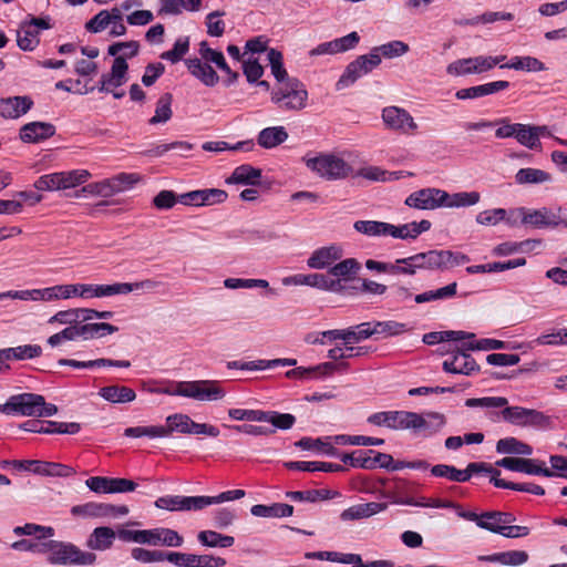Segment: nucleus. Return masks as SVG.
<instances>
[{"instance_id":"34","label":"nucleus","mask_w":567,"mask_h":567,"mask_svg":"<svg viewBox=\"0 0 567 567\" xmlns=\"http://www.w3.org/2000/svg\"><path fill=\"white\" fill-rule=\"evenodd\" d=\"M371 450H355L351 453L339 454L341 461L355 468L374 470V463L371 461Z\"/></svg>"},{"instance_id":"50","label":"nucleus","mask_w":567,"mask_h":567,"mask_svg":"<svg viewBox=\"0 0 567 567\" xmlns=\"http://www.w3.org/2000/svg\"><path fill=\"white\" fill-rule=\"evenodd\" d=\"M166 432L164 425H148V426H132L124 430V435L127 437H165Z\"/></svg>"},{"instance_id":"37","label":"nucleus","mask_w":567,"mask_h":567,"mask_svg":"<svg viewBox=\"0 0 567 567\" xmlns=\"http://www.w3.org/2000/svg\"><path fill=\"white\" fill-rule=\"evenodd\" d=\"M172 102L173 95L171 93H164L159 96L156 102L155 114L148 121L151 125L166 123L172 118Z\"/></svg>"},{"instance_id":"49","label":"nucleus","mask_w":567,"mask_h":567,"mask_svg":"<svg viewBox=\"0 0 567 567\" xmlns=\"http://www.w3.org/2000/svg\"><path fill=\"white\" fill-rule=\"evenodd\" d=\"M373 322V331L375 334H382L384 337H394L404 333L408 331V327L405 323L398 322L394 320L388 321H372Z\"/></svg>"},{"instance_id":"26","label":"nucleus","mask_w":567,"mask_h":567,"mask_svg":"<svg viewBox=\"0 0 567 567\" xmlns=\"http://www.w3.org/2000/svg\"><path fill=\"white\" fill-rule=\"evenodd\" d=\"M97 394L113 404L130 403L136 399V392L132 388L120 384L102 386Z\"/></svg>"},{"instance_id":"43","label":"nucleus","mask_w":567,"mask_h":567,"mask_svg":"<svg viewBox=\"0 0 567 567\" xmlns=\"http://www.w3.org/2000/svg\"><path fill=\"white\" fill-rule=\"evenodd\" d=\"M13 533L17 536H35L38 539H49L54 536V528L51 526H42L34 523H28L23 526H17L13 528Z\"/></svg>"},{"instance_id":"61","label":"nucleus","mask_w":567,"mask_h":567,"mask_svg":"<svg viewBox=\"0 0 567 567\" xmlns=\"http://www.w3.org/2000/svg\"><path fill=\"white\" fill-rule=\"evenodd\" d=\"M71 514L74 517L83 518L103 517L102 503L87 502L85 504L74 505L71 507Z\"/></svg>"},{"instance_id":"51","label":"nucleus","mask_w":567,"mask_h":567,"mask_svg":"<svg viewBox=\"0 0 567 567\" xmlns=\"http://www.w3.org/2000/svg\"><path fill=\"white\" fill-rule=\"evenodd\" d=\"M115 184L111 179L90 183L82 187V192L94 196L111 197L118 193V188L114 186Z\"/></svg>"},{"instance_id":"58","label":"nucleus","mask_w":567,"mask_h":567,"mask_svg":"<svg viewBox=\"0 0 567 567\" xmlns=\"http://www.w3.org/2000/svg\"><path fill=\"white\" fill-rule=\"evenodd\" d=\"M189 50L188 37L178 38L173 45V49L165 51L161 54V59L169 61L171 63L179 62Z\"/></svg>"},{"instance_id":"60","label":"nucleus","mask_w":567,"mask_h":567,"mask_svg":"<svg viewBox=\"0 0 567 567\" xmlns=\"http://www.w3.org/2000/svg\"><path fill=\"white\" fill-rule=\"evenodd\" d=\"M34 187L38 190L64 189L62 172L40 176L35 181Z\"/></svg>"},{"instance_id":"20","label":"nucleus","mask_w":567,"mask_h":567,"mask_svg":"<svg viewBox=\"0 0 567 567\" xmlns=\"http://www.w3.org/2000/svg\"><path fill=\"white\" fill-rule=\"evenodd\" d=\"M339 281H331L330 277L324 274H297L282 279L285 286H309L323 291L336 289Z\"/></svg>"},{"instance_id":"42","label":"nucleus","mask_w":567,"mask_h":567,"mask_svg":"<svg viewBox=\"0 0 567 567\" xmlns=\"http://www.w3.org/2000/svg\"><path fill=\"white\" fill-rule=\"evenodd\" d=\"M295 445L301 450H318L329 456H339V451L330 442H324L321 437L312 439L303 436L297 441Z\"/></svg>"},{"instance_id":"7","label":"nucleus","mask_w":567,"mask_h":567,"mask_svg":"<svg viewBox=\"0 0 567 567\" xmlns=\"http://www.w3.org/2000/svg\"><path fill=\"white\" fill-rule=\"evenodd\" d=\"M446 424V417L439 412H411L409 415L408 430L423 437H431L437 434Z\"/></svg>"},{"instance_id":"54","label":"nucleus","mask_w":567,"mask_h":567,"mask_svg":"<svg viewBox=\"0 0 567 567\" xmlns=\"http://www.w3.org/2000/svg\"><path fill=\"white\" fill-rule=\"evenodd\" d=\"M329 493L328 489L289 491L286 493V497L293 502L315 503L320 499H328Z\"/></svg>"},{"instance_id":"39","label":"nucleus","mask_w":567,"mask_h":567,"mask_svg":"<svg viewBox=\"0 0 567 567\" xmlns=\"http://www.w3.org/2000/svg\"><path fill=\"white\" fill-rule=\"evenodd\" d=\"M7 360H27L34 359L42 354V348L39 344H24L14 348L3 349Z\"/></svg>"},{"instance_id":"33","label":"nucleus","mask_w":567,"mask_h":567,"mask_svg":"<svg viewBox=\"0 0 567 567\" xmlns=\"http://www.w3.org/2000/svg\"><path fill=\"white\" fill-rule=\"evenodd\" d=\"M197 540L206 547H220L228 548L235 543V538L229 535H224L215 530H202L197 534Z\"/></svg>"},{"instance_id":"28","label":"nucleus","mask_w":567,"mask_h":567,"mask_svg":"<svg viewBox=\"0 0 567 567\" xmlns=\"http://www.w3.org/2000/svg\"><path fill=\"white\" fill-rule=\"evenodd\" d=\"M116 538V532L107 526H100L90 534L86 546L92 550L104 551L113 546Z\"/></svg>"},{"instance_id":"30","label":"nucleus","mask_w":567,"mask_h":567,"mask_svg":"<svg viewBox=\"0 0 567 567\" xmlns=\"http://www.w3.org/2000/svg\"><path fill=\"white\" fill-rule=\"evenodd\" d=\"M250 513L256 517H289L293 514V506L286 503L257 504L250 508Z\"/></svg>"},{"instance_id":"29","label":"nucleus","mask_w":567,"mask_h":567,"mask_svg":"<svg viewBox=\"0 0 567 567\" xmlns=\"http://www.w3.org/2000/svg\"><path fill=\"white\" fill-rule=\"evenodd\" d=\"M260 178L261 169L255 168L249 164H243L234 169L226 179V183L256 186L260 184Z\"/></svg>"},{"instance_id":"16","label":"nucleus","mask_w":567,"mask_h":567,"mask_svg":"<svg viewBox=\"0 0 567 567\" xmlns=\"http://www.w3.org/2000/svg\"><path fill=\"white\" fill-rule=\"evenodd\" d=\"M534 228H567V208L534 209Z\"/></svg>"},{"instance_id":"48","label":"nucleus","mask_w":567,"mask_h":567,"mask_svg":"<svg viewBox=\"0 0 567 567\" xmlns=\"http://www.w3.org/2000/svg\"><path fill=\"white\" fill-rule=\"evenodd\" d=\"M267 58L271 68V73L276 80L280 83L286 82L289 78L284 66L282 53L279 50L271 48L268 50Z\"/></svg>"},{"instance_id":"45","label":"nucleus","mask_w":567,"mask_h":567,"mask_svg":"<svg viewBox=\"0 0 567 567\" xmlns=\"http://www.w3.org/2000/svg\"><path fill=\"white\" fill-rule=\"evenodd\" d=\"M372 50L379 58L392 59L405 54L409 51V45L403 41L393 40L385 44L374 47Z\"/></svg>"},{"instance_id":"32","label":"nucleus","mask_w":567,"mask_h":567,"mask_svg":"<svg viewBox=\"0 0 567 567\" xmlns=\"http://www.w3.org/2000/svg\"><path fill=\"white\" fill-rule=\"evenodd\" d=\"M40 43L39 31L27 21L21 22L17 31V44L23 51H33Z\"/></svg>"},{"instance_id":"21","label":"nucleus","mask_w":567,"mask_h":567,"mask_svg":"<svg viewBox=\"0 0 567 567\" xmlns=\"http://www.w3.org/2000/svg\"><path fill=\"white\" fill-rule=\"evenodd\" d=\"M343 250L341 246L332 244L316 249L307 260V266L311 269H324L332 267L336 261L341 259Z\"/></svg>"},{"instance_id":"35","label":"nucleus","mask_w":567,"mask_h":567,"mask_svg":"<svg viewBox=\"0 0 567 567\" xmlns=\"http://www.w3.org/2000/svg\"><path fill=\"white\" fill-rule=\"evenodd\" d=\"M371 326H373V322L368 321L346 329L347 351L354 350V347L351 346L352 343H359L374 336L373 327Z\"/></svg>"},{"instance_id":"53","label":"nucleus","mask_w":567,"mask_h":567,"mask_svg":"<svg viewBox=\"0 0 567 567\" xmlns=\"http://www.w3.org/2000/svg\"><path fill=\"white\" fill-rule=\"evenodd\" d=\"M431 474L435 477H445L452 482L464 483L467 475L463 470H458L453 465L437 464L431 467Z\"/></svg>"},{"instance_id":"25","label":"nucleus","mask_w":567,"mask_h":567,"mask_svg":"<svg viewBox=\"0 0 567 567\" xmlns=\"http://www.w3.org/2000/svg\"><path fill=\"white\" fill-rule=\"evenodd\" d=\"M189 73L207 86H215L219 76L216 71L203 59L193 58L185 61Z\"/></svg>"},{"instance_id":"23","label":"nucleus","mask_w":567,"mask_h":567,"mask_svg":"<svg viewBox=\"0 0 567 567\" xmlns=\"http://www.w3.org/2000/svg\"><path fill=\"white\" fill-rule=\"evenodd\" d=\"M156 287L157 282L151 279L133 284L115 282L112 285H97V298L110 297L114 295H126L138 289L153 290Z\"/></svg>"},{"instance_id":"18","label":"nucleus","mask_w":567,"mask_h":567,"mask_svg":"<svg viewBox=\"0 0 567 567\" xmlns=\"http://www.w3.org/2000/svg\"><path fill=\"white\" fill-rule=\"evenodd\" d=\"M33 100L28 95L0 97V116L3 118H19L33 107Z\"/></svg>"},{"instance_id":"11","label":"nucleus","mask_w":567,"mask_h":567,"mask_svg":"<svg viewBox=\"0 0 567 567\" xmlns=\"http://www.w3.org/2000/svg\"><path fill=\"white\" fill-rule=\"evenodd\" d=\"M13 466L18 470L31 471L48 476L68 477L74 474L73 467L69 465L38 460L13 461Z\"/></svg>"},{"instance_id":"41","label":"nucleus","mask_w":567,"mask_h":567,"mask_svg":"<svg viewBox=\"0 0 567 567\" xmlns=\"http://www.w3.org/2000/svg\"><path fill=\"white\" fill-rule=\"evenodd\" d=\"M331 439L338 445L380 446V445L384 444L383 439L365 436V435L339 434Z\"/></svg>"},{"instance_id":"27","label":"nucleus","mask_w":567,"mask_h":567,"mask_svg":"<svg viewBox=\"0 0 567 567\" xmlns=\"http://www.w3.org/2000/svg\"><path fill=\"white\" fill-rule=\"evenodd\" d=\"M388 508L386 503L370 502L364 504H357L344 509L340 517L342 520H357L371 517Z\"/></svg>"},{"instance_id":"63","label":"nucleus","mask_w":567,"mask_h":567,"mask_svg":"<svg viewBox=\"0 0 567 567\" xmlns=\"http://www.w3.org/2000/svg\"><path fill=\"white\" fill-rule=\"evenodd\" d=\"M168 551L164 550H148L142 547H135L131 550V556L137 561L155 563L166 560Z\"/></svg>"},{"instance_id":"4","label":"nucleus","mask_w":567,"mask_h":567,"mask_svg":"<svg viewBox=\"0 0 567 567\" xmlns=\"http://www.w3.org/2000/svg\"><path fill=\"white\" fill-rule=\"evenodd\" d=\"M361 270V264L355 258H347L328 269V276L331 281H339L336 289H329L331 292H336L342 296H350L349 291H352L351 286L360 282V278H357L358 272Z\"/></svg>"},{"instance_id":"14","label":"nucleus","mask_w":567,"mask_h":567,"mask_svg":"<svg viewBox=\"0 0 567 567\" xmlns=\"http://www.w3.org/2000/svg\"><path fill=\"white\" fill-rule=\"evenodd\" d=\"M491 70V63L484 55L458 59L450 63L446 72L450 75L461 76L467 74H480Z\"/></svg>"},{"instance_id":"40","label":"nucleus","mask_w":567,"mask_h":567,"mask_svg":"<svg viewBox=\"0 0 567 567\" xmlns=\"http://www.w3.org/2000/svg\"><path fill=\"white\" fill-rule=\"evenodd\" d=\"M118 328L111 323L100 322V323H83L81 322V333L82 340H91L96 338H102L106 334H112L116 332Z\"/></svg>"},{"instance_id":"9","label":"nucleus","mask_w":567,"mask_h":567,"mask_svg":"<svg viewBox=\"0 0 567 567\" xmlns=\"http://www.w3.org/2000/svg\"><path fill=\"white\" fill-rule=\"evenodd\" d=\"M43 395L35 393H20L11 395L6 403L0 404V413L7 415L35 416L37 409L42 405Z\"/></svg>"},{"instance_id":"52","label":"nucleus","mask_w":567,"mask_h":567,"mask_svg":"<svg viewBox=\"0 0 567 567\" xmlns=\"http://www.w3.org/2000/svg\"><path fill=\"white\" fill-rule=\"evenodd\" d=\"M199 54H200L202 59L204 61H206L207 63L212 62V63L216 64V66L221 71H224V70L229 71V65L226 62V59H225L223 52L209 48V45L206 41H202L199 43Z\"/></svg>"},{"instance_id":"44","label":"nucleus","mask_w":567,"mask_h":567,"mask_svg":"<svg viewBox=\"0 0 567 567\" xmlns=\"http://www.w3.org/2000/svg\"><path fill=\"white\" fill-rule=\"evenodd\" d=\"M502 415L505 421L515 425H527L532 422V410L520 406H504Z\"/></svg>"},{"instance_id":"24","label":"nucleus","mask_w":567,"mask_h":567,"mask_svg":"<svg viewBox=\"0 0 567 567\" xmlns=\"http://www.w3.org/2000/svg\"><path fill=\"white\" fill-rule=\"evenodd\" d=\"M508 81H494L476 86L460 89L456 91L455 96L458 100H470V99H478L482 96H486L489 94L497 93L499 91L506 90L509 87Z\"/></svg>"},{"instance_id":"12","label":"nucleus","mask_w":567,"mask_h":567,"mask_svg":"<svg viewBox=\"0 0 567 567\" xmlns=\"http://www.w3.org/2000/svg\"><path fill=\"white\" fill-rule=\"evenodd\" d=\"M382 120L385 126L392 131L402 133H414L417 130V124L411 114L399 106H386L382 110Z\"/></svg>"},{"instance_id":"10","label":"nucleus","mask_w":567,"mask_h":567,"mask_svg":"<svg viewBox=\"0 0 567 567\" xmlns=\"http://www.w3.org/2000/svg\"><path fill=\"white\" fill-rule=\"evenodd\" d=\"M449 198L446 190L427 187L411 193L404 200V204L411 208L433 210L444 207L445 200Z\"/></svg>"},{"instance_id":"6","label":"nucleus","mask_w":567,"mask_h":567,"mask_svg":"<svg viewBox=\"0 0 567 567\" xmlns=\"http://www.w3.org/2000/svg\"><path fill=\"white\" fill-rule=\"evenodd\" d=\"M380 63L381 58L372 49L369 54L358 56L347 65L343 74L337 82V89L341 90L353 84L357 80L378 68Z\"/></svg>"},{"instance_id":"59","label":"nucleus","mask_w":567,"mask_h":567,"mask_svg":"<svg viewBox=\"0 0 567 567\" xmlns=\"http://www.w3.org/2000/svg\"><path fill=\"white\" fill-rule=\"evenodd\" d=\"M352 291H349L350 296H357L359 293H370V295H384L388 290V287L383 284H379L369 279H360L359 284L351 286Z\"/></svg>"},{"instance_id":"13","label":"nucleus","mask_w":567,"mask_h":567,"mask_svg":"<svg viewBox=\"0 0 567 567\" xmlns=\"http://www.w3.org/2000/svg\"><path fill=\"white\" fill-rule=\"evenodd\" d=\"M155 506L171 512H190L202 511V495H165L155 501Z\"/></svg>"},{"instance_id":"64","label":"nucleus","mask_w":567,"mask_h":567,"mask_svg":"<svg viewBox=\"0 0 567 567\" xmlns=\"http://www.w3.org/2000/svg\"><path fill=\"white\" fill-rule=\"evenodd\" d=\"M353 228L367 236H384L385 223L378 220H357Z\"/></svg>"},{"instance_id":"55","label":"nucleus","mask_w":567,"mask_h":567,"mask_svg":"<svg viewBox=\"0 0 567 567\" xmlns=\"http://www.w3.org/2000/svg\"><path fill=\"white\" fill-rule=\"evenodd\" d=\"M495 465L514 472L532 474V460L529 458L506 456L496 461Z\"/></svg>"},{"instance_id":"3","label":"nucleus","mask_w":567,"mask_h":567,"mask_svg":"<svg viewBox=\"0 0 567 567\" xmlns=\"http://www.w3.org/2000/svg\"><path fill=\"white\" fill-rule=\"evenodd\" d=\"M307 100L305 85L295 78L287 79L271 93V101L285 111H299L306 106Z\"/></svg>"},{"instance_id":"38","label":"nucleus","mask_w":567,"mask_h":567,"mask_svg":"<svg viewBox=\"0 0 567 567\" xmlns=\"http://www.w3.org/2000/svg\"><path fill=\"white\" fill-rule=\"evenodd\" d=\"M193 420L189 415L183 413H175L168 415L166 417V426H164V431L166 432L165 437L169 436L173 432H178L182 434H190V424Z\"/></svg>"},{"instance_id":"19","label":"nucleus","mask_w":567,"mask_h":567,"mask_svg":"<svg viewBox=\"0 0 567 567\" xmlns=\"http://www.w3.org/2000/svg\"><path fill=\"white\" fill-rule=\"evenodd\" d=\"M410 411H383L368 417L370 424L391 430H408Z\"/></svg>"},{"instance_id":"8","label":"nucleus","mask_w":567,"mask_h":567,"mask_svg":"<svg viewBox=\"0 0 567 567\" xmlns=\"http://www.w3.org/2000/svg\"><path fill=\"white\" fill-rule=\"evenodd\" d=\"M412 483L401 478H393V487L389 491H382L381 496L391 501L392 504L409 505L419 507H444L439 502L427 503L425 498L415 499L411 495Z\"/></svg>"},{"instance_id":"57","label":"nucleus","mask_w":567,"mask_h":567,"mask_svg":"<svg viewBox=\"0 0 567 567\" xmlns=\"http://www.w3.org/2000/svg\"><path fill=\"white\" fill-rule=\"evenodd\" d=\"M18 551H30L33 554H47L48 539H20L10 545Z\"/></svg>"},{"instance_id":"62","label":"nucleus","mask_w":567,"mask_h":567,"mask_svg":"<svg viewBox=\"0 0 567 567\" xmlns=\"http://www.w3.org/2000/svg\"><path fill=\"white\" fill-rule=\"evenodd\" d=\"M246 495L244 489H231L223 492L216 496H206L202 495V505L203 509L215 504H220L224 502H230L235 499H240Z\"/></svg>"},{"instance_id":"5","label":"nucleus","mask_w":567,"mask_h":567,"mask_svg":"<svg viewBox=\"0 0 567 567\" xmlns=\"http://www.w3.org/2000/svg\"><path fill=\"white\" fill-rule=\"evenodd\" d=\"M307 167L329 181L346 178L352 173V167L334 155H320L309 158L307 159Z\"/></svg>"},{"instance_id":"56","label":"nucleus","mask_w":567,"mask_h":567,"mask_svg":"<svg viewBox=\"0 0 567 567\" xmlns=\"http://www.w3.org/2000/svg\"><path fill=\"white\" fill-rule=\"evenodd\" d=\"M202 147L206 152H216V153L227 151V150L248 152V151L252 150L254 144H252V142L247 141V142H238L235 145H230L227 142L217 141V142H205Z\"/></svg>"},{"instance_id":"17","label":"nucleus","mask_w":567,"mask_h":567,"mask_svg":"<svg viewBox=\"0 0 567 567\" xmlns=\"http://www.w3.org/2000/svg\"><path fill=\"white\" fill-rule=\"evenodd\" d=\"M183 543V536L174 529L166 527L144 529L143 544L150 546L181 547Z\"/></svg>"},{"instance_id":"1","label":"nucleus","mask_w":567,"mask_h":567,"mask_svg":"<svg viewBox=\"0 0 567 567\" xmlns=\"http://www.w3.org/2000/svg\"><path fill=\"white\" fill-rule=\"evenodd\" d=\"M164 393L189 398L198 401H218L226 392L219 381L216 380H195L175 382L173 386L166 389Z\"/></svg>"},{"instance_id":"36","label":"nucleus","mask_w":567,"mask_h":567,"mask_svg":"<svg viewBox=\"0 0 567 567\" xmlns=\"http://www.w3.org/2000/svg\"><path fill=\"white\" fill-rule=\"evenodd\" d=\"M496 452L499 454L529 455L532 447L516 437L508 436L497 441Z\"/></svg>"},{"instance_id":"46","label":"nucleus","mask_w":567,"mask_h":567,"mask_svg":"<svg viewBox=\"0 0 567 567\" xmlns=\"http://www.w3.org/2000/svg\"><path fill=\"white\" fill-rule=\"evenodd\" d=\"M481 199V195L477 192H461L455 194H449V198L445 200L444 207H468L477 204Z\"/></svg>"},{"instance_id":"2","label":"nucleus","mask_w":567,"mask_h":567,"mask_svg":"<svg viewBox=\"0 0 567 567\" xmlns=\"http://www.w3.org/2000/svg\"><path fill=\"white\" fill-rule=\"evenodd\" d=\"M47 561L51 565L91 566L96 561L92 551H83L72 543L48 539Z\"/></svg>"},{"instance_id":"47","label":"nucleus","mask_w":567,"mask_h":567,"mask_svg":"<svg viewBox=\"0 0 567 567\" xmlns=\"http://www.w3.org/2000/svg\"><path fill=\"white\" fill-rule=\"evenodd\" d=\"M426 269L447 268L451 262L452 251L450 250H430L423 252Z\"/></svg>"},{"instance_id":"22","label":"nucleus","mask_w":567,"mask_h":567,"mask_svg":"<svg viewBox=\"0 0 567 567\" xmlns=\"http://www.w3.org/2000/svg\"><path fill=\"white\" fill-rule=\"evenodd\" d=\"M55 126L48 122H30L20 128V140L23 143H40L55 134Z\"/></svg>"},{"instance_id":"31","label":"nucleus","mask_w":567,"mask_h":567,"mask_svg":"<svg viewBox=\"0 0 567 567\" xmlns=\"http://www.w3.org/2000/svg\"><path fill=\"white\" fill-rule=\"evenodd\" d=\"M288 138V133L284 126H272L261 130L257 142L264 148H274Z\"/></svg>"},{"instance_id":"15","label":"nucleus","mask_w":567,"mask_h":567,"mask_svg":"<svg viewBox=\"0 0 567 567\" xmlns=\"http://www.w3.org/2000/svg\"><path fill=\"white\" fill-rule=\"evenodd\" d=\"M442 369L447 373L471 375L480 371V365L465 350H457L443 361Z\"/></svg>"}]
</instances>
